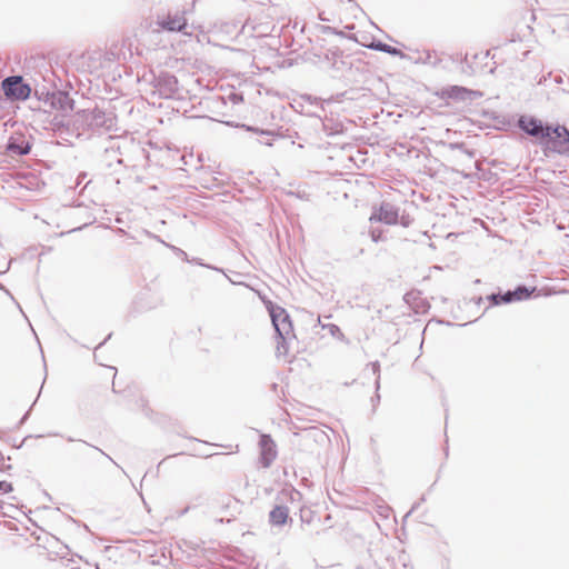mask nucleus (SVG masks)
<instances>
[{"label": "nucleus", "instance_id": "ddd939ff", "mask_svg": "<svg viewBox=\"0 0 569 569\" xmlns=\"http://www.w3.org/2000/svg\"><path fill=\"white\" fill-rule=\"evenodd\" d=\"M371 48L376 49V50H379V51H382V52H387V53H390V54H399L400 51L389 44H386V43H382V42H378L377 44H372Z\"/></svg>", "mask_w": 569, "mask_h": 569}, {"label": "nucleus", "instance_id": "4468645a", "mask_svg": "<svg viewBox=\"0 0 569 569\" xmlns=\"http://www.w3.org/2000/svg\"><path fill=\"white\" fill-rule=\"evenodd\" d=\"M553 133L558 138H562L565 141H569V131L566 127H557L553 129Z\"/></svg>", "mask_w": 569, "mask_h": 569}, {"label": "nucleus", "instance_id": "f03ea898", "mask_svg": "<svg viewBox=\"0 0 569 569\" xmlns=\"http://www.w3.org/2000/svg\"><path fill=\"white\" fill-rule=\"evenodd\" d=\"M2 89L4 94L12 100H26L31 93L30 87L23 83L20 76L6 78L2 81Z\"/></svg>", "mask_w": 569, "mask_h": 569}, {"label": "nucleus", "instance_id": "423d86ee", "mask_svg": "<svg viewBox=\"0 0 569 569\" xmlns=\"http://www.w3.org/2000/svg\"><path fill=\"white\" fill-rule=\"evenodd\" d=\"M442 97H447L453 100H473L481 97V93L475 90L467 89L465 87L451 86L442 90Z\"/></svg>", "mask_w": 569, "mask_h": 569}, {"label": "nucleus", "instance_id": "aec40b11", "mask_svg": "<svg viewBox=\"0 0 569 569\" xmlns=\"http://www.w3.org/2000/svg\"><path fill=\"white\" fill-rule=\"evenodd\" d=\"M247 130L258 132V130H257V129L251 128V127H247Z\"/></svg>", "mask_w": 569, "mask_h": 569}, {"label": "nucleus", "instance_id": "f8f14e48", "mask_svg": "<svg viewBox=\"0 0 569 569\" xmlns=\"http://www.w3.org/2000/svg\"><path fill=\"white\" fill-rule=\"evenodd\" d=\"M512 295L515 301H521L530 297V291L526 287H518L512 291Z\"/></svg>", "mask_w": 569, "mask_h": 569}, {"label": "nucleus", "instance_id": "39448f33", "mask_svg": "<svg viewBox=\"0 0 569 569\" xmlns=\"http://www.w3.org/2000/svg\"><path fill=\"white\" fill-rule=\"evenodd\" d=\"M276 501L281 502L282 505L288 506V507H289V505L295 506L301 512L303 510V506L301 503L302 502V495H301L300 491H298L297 489H295L291 486L284 487L277 495Z\"/></svg>", "mask_w": 569, "mask_h": 569}, {"label": "nucleus", "instance_id": "9d476101", "mask_svg": "<svg viewBox=\"0 0 569 569\" xmlns=\"http://www.w3.org/2000/svg\"><path fill=\"white\" fill-rule=\"evenodd\" d=\"M162 27L170 31H183L187 27V23L183 17L176 16L169 17L167 20H164L162 22Z\"/></svg>", "mask_w": 569, "mask_h": 569}, {"label": "nucleus", "instance_id": "6ab92c4d", "mask_svg": "<svg viewBox=\"0 0 569 569\" xmlns=\"http://www.w3.org/2000/svg\"><path fill=\"white\" fill-rule=\"evenodd\" d=\"M371 367H372L373 373H378L379 372V363L378 362L371 363Z\"/></svg>", "mask_w": 569, "mask_h": 569}, {"label": "nucleus", "instance_id": "412c9836", "mask_svg": "<svg viewBox=\"0 0 569 569\" xmlns=\"http://www.w3.org/2000/svg\"><path fill=\"white\" fill-rule=\"evenodd\" d=\"M264 143H266L267 146H272V142H271V141H269V140H266V142H264Z\"/></svg>", "mask_w": 569, "mask_h": 569}, {"label": "nucleus", "instance_id": "f3484780", "mask_svg": "<svg viewBox=\"0 0 569 569\" xmlns=\"http://www.w3.org/2000/svg\"><path fill=\"white\" fill-rule=\"evenodd\" d=\"M12 490V485L7 481H0V491L10 492Z\"/></svg>", "mask_w": 569, "mask_h": 569}, {"label": "nucleus", "instance_id": "7ed1b4c3", "mask_svg": "<svg viewBox=\"0 0 569 569\" xmlns=\"http://www.w3.org/2000/svg\"><path fill=\"white\" fill-rule=\"evenodd\" d=\"M519 127L528 134L536 138H547L551 134L550 127H543L540 120L529 117H521Z\"/></svg>", "mask_w": 569, "mask_h": 569}, {"label": "nucleus", "instance_id": "b1692460", "mask_svg": "<svg viewBox=\"0 0 569 569\" xmlns=\"http://www.w3.org/2000/svg\"><path fill=\"white\" fill-rule=\"evenodd\" d=\"M260 132H261V133H266V134H270V132H267V131H264V130H261Z\"/></svg>", "mask_w": 569, "mask_h": 569}, {"label": "nucleus", "instance_id": "20e7f679", "mask_svg": "<svg viewBox=\"0 0 569 569\" xmlns=\"http://www.w3.org/2000/svg\"><path fill=\"white\" fill-rule=\"evenodd\" d=\"M398 208L389 202H382L378 210H376L370 221H380L387 224H395L398 221Z\"/></svg>", "mask_w": 569, "mask_h": 569}, {"label": "nucleus", "instance_id": "6e6552de", "mask_svg": "<svg viewBox=\"0 0 569 569\" xmlns=\"http://www.w3.org/2000/svg\"><path fill=\"white\" fill-rule=\"evenodd\" d=\"M289 519V507L276 501V506L269 512V521L272 526H283Z\"/></svg>", "mask_w": 569, "mask_h": 569}, {"label": "nucleus", "instance_id": "2eb2a0df", "mask_svg": "<svg viewBox=\"0 0 569 569\" xmlns=\"http://www.w3.org/2000/svg\"><path fill=\"white\" fill-rule=\"evenodd\" d=\"M322 327H323L325 329H328V331H329L332 336H335V337H340V338H342V337H343V335H342V333H341V331H340V328H339L338 326H336V325L330 323V325H323Z\"/></svg>", "mask_w": 569, "mask_h": 569}, {"label": "nucleus", "instance_id": "393cba45", "mask_svg": "<svg viewBox=\"0 0 569 569\" xmlns=\"http://www.w3.org/2000/svg\"><path fill=\"white\" fill-rule=\"evenodd\" d=\"M8 269V267L4 270H0V273L4 272Z\"/></svg>", "mask_w": 569, "mask_h": 569}, {"label": "nucleus", "instance_id": "f257e3e1", "mask_svg": "<svg viewBox=\"0 0 569 569\" xmlns=\"http://www.w3.org/2000/svg\"><path fill=\"white\" fill-rule=\"evenodd\" d=\"M269 312L278 336L277 355L286 356L288 353L287 342L295 337L290 317L288 312L279 306H271Z\"/></svg>", "mask_w": 569, "mask_h": 569}, {"label": "nucleus", "instance_id": "1a4fd4ad", "mask_svg": "<svg viewBox=\"0 0 569 569\" xmlns=\"http://www.w3.org/2000/svg\"><path fill=\"white\" fill-rule=\"evenodd\" d=\"M8 151L11 154H27L30 151V144L22 137H12L7 147Z\"/></svg>", "mask_w": 569, "mask_h": 569}, {"label": "nucleus", "instance_id": "dca6fc26", "mask_svg": "<svg viewBox=\"0 0 569 569\" xmlns=\"http://www.w3.org/2000/svg\"><path fill=\"white\" fill-rule=\"evenodd\" d=\"M9 460V458H6L2 453H0V471H7L11 468Z\"/></svg>", "mask_w": 569, "mask_h": 569}, {"label": "nucleus", "instance_id": "4be33fe9", "mask_svg": "<svg viewBox=\"0 0 569 569\" xmlns=\"http://www.w3.org/2000/svg\"><path fill=\"white\" fill-rule=\"evenodd\" d=\"M180 252H181V254H182L184 258H187V253H186L184 251H181V250H180Z\"/></svg>", "mask_w": 569, "mask_h": 569}, {"label": "nucleus", "instance_id": "5701e85b", "mask_svg": "<svg viewBox=\"0 0 569 569\" xmlns=\"http://www.w3.org/2000/svg\"><path fill=\"white\" fill-rule=\"evenodd\" d=\"M376 385H377V388H379V377L377 378Z\"/></svg>", "mask_w": 569, "mask_h": 569}, {"label": "nucleus", "instance_id": "0eeeda50", "mask_svg": "<svg viewBox=\"0 0 569 569\" xmlns=\"http://www.w3.org/2000/svg\"><path fill=\"white\" fill-rule=\"evenodd\" d=\"M259 445L261 449L262 465L263 467H269L277 457L276 445L273 440L267 435L261 436Z\"/></svg>", "mask_w": 569, "mask_h": 569}, {"label": "nucleus", "instance_id": "9b49d317", "mask_svg": "<svg viewBox=\"0 0 569 569\" xmlns=\"http://www.w3.org/2000/svg\"><path fill=\"white\" fill-rule=\"evenodd\" d=\"M490 298L493 305L509 303L515 301L512 291H508L505 295H492Z\"/></svg>", "mask_w": 569, "mask_h": 569}, {"label": "nucleus", "instance_id": "a211bd4d", "mask_svg": "<svg viewBox=\"0 0 569 569\" xmlns=\"http://www.w3.org/2000/svg\"><path fill=\"white\" fill-rule=\"evenodd\" d=\"M371 238L375 242H378L381 238V234L376 231H371Z\"/></svg>", "mask_w": 569, "mask_h": 569}]
</instances>
